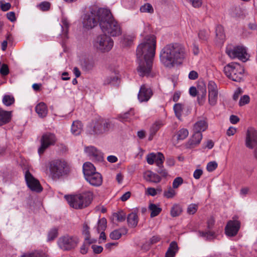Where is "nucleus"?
<instances>
[{"instance_id": "nucleus-1", "label": "nucleus", "mask_w": 257, "mask_h": 257, "mask_svg": "<svg viewBox=\"0 0 257 257\" xmlns=\"http://www.w3.org/2000/svg\"><path fill=\"white\" fill-rule=\"evenodd\" d=\"M156 45L155 36L150 35L146 37L137 47L136 55L139 64L137 71L141 77L149 76L151 73Z\"/></svg>"}, {"instance_id": "nucleus-2", "label": "nucleus", "mask_w": 257, "mask_h": 257, "mask_svg": "<svg viewBox=\"0 0 257 257\" xmlns=\"http://www.w3.org/2000/svg\"><path fill=\"white\" fill-rule=\"evenodd\" d=\"M186 55V49L181 44L171 43L165 46L160 54L161 62L167 67H172L174 64L180 63Z\"/></svg>"}, {"instance_id": "nucleus-3", "label": "nucleus", "mask_w": 257, "mask_h": 257, "mask_svg": "<svg viewBox=\"0 0 257 257\" xmlns=\"http://www.w3.org/2000/svg\"><path fill=\"white\" fill-rule=\"evenodd\" d=\"M99 15V26L104 34L111 37L119 36L122 32L119 24L114 19L110 10L100 8Z\"/></svg>"}, {"instance_id": "nucleus-4", "label": "nucleus", "mask_w": 257, "mask_h": 257, "mask_svg": "<svg viewBox=\"0 0 257 257\" xmlns=\"http://www.w3.org/2000/svg\"><path fill=\"white\" fill-rule=\"evenodd\" d=\"M69 205L75 209H79L89 206L93 199V193L90 191H85L74 195L65 196Z\"/></svg>"}, {"instance_id": "nucleus-5", "label": "nucleus", "mask_w": 257, "mask_h": 257, "mask_svg": "<svg viewBox=\"0 0 257 257\" xmlns=\"http://www.w3.org/2000/svg\"><path fill=\"white\" fill-rule=\"evenodd\" d=\"M50 176L53 180L67 176L70 172L68 164L64 160H54L49 162Z\"/></svg>"}, {"instance_id": "nucleus-6", "label": "nucleus", "mask_w": 257, "mask_h": 257, "mask_svg": "<svg viewBox=\"0 0 257 257\" xmlns=\"http://www.w3.org/2000/svg\"><path fill=\"white\" fill-rule=\"evenodd\" d=\"M113 41L106 34H100L93 40L94 49L98 52L106 53L110 51L113 46Z\"/></svg>"}, {"instance_id": "nucleus-7", "label": "nucleus", "mask_w": 257, "mask_h": 257, "mask_svg": "<svg viewBox=\"0 0 257 257\" xmlns=\"http://www.w3.org/2000/svg\"><path fill=\"white\" fill-rule=\"evenodd\" d=\"M225 75L236 82H240L244 76V68L237 63H230L224 67Z\"/></svg>"}, {"instance_id": "nucleus-8", "label": "nucleus", "mask_w": 257, "mask_h": 257, "mask_svg": "<svg viewBox=\"0 0 257 257\" xmlns=\"http://www.w3.org/2000/svg\"><path fill=\"white\" fill-rule=\"evenodd\" d=\"M79 242V238L76 236L65 235L59 238L57 244L63 250H69L75 248Z\"/></svg>"}, {"instance_id": "nucleus-9", "label": "nucleus", "mask_w": 257, "mask_h": 257, "mask_svg": "<svg viewBox=\"0 0 257 257\" xmlns=\"http://www.w3.org/2000/svg\"><path fill=\"white\" fill-rule=\"evenodd\" d=\"M226 53L231 59L238 58L243 62H245L248 59V56L246 50L242 46L227 47L226 49Z\"/></svg>"}, {"instance_id": "nucleus-10", "label": "nucleus", "mask_w": 257, "mask_h": 257, "mask_svg": "<svg viewBox=\"0 0 257 257\" xmlns=\"http://www.w3.org/2000/svg\"><path fill=\"white\" fill-rule=\"evenodd\" d=\"M100 8L93 9L89 13L86 14L83 17V27L86 29H92L99 23V15L98 11Z\"/></svg>"}, {"instance_id": "nucleus-11", "label": "nucleus", "mask_w": 257, "mask_h": 257, "mask_svg": "<svg viewBox=\"0 0 257 257\" xmlns=\"http://www.w3.org/2000/svg\"><path fill=\"white\" fill-rule=\"evenodd\" d=\"M246 147L249 149L255 148L254 156L257 159V131L247 130L245 138Z\"/></svg>"}, {"instance_id": "nucleus-12", "label": "nucleus", "mask_w": 257, "mask_h": 257, "mask_svg": "<svg viewBox=\"0 0 257 257\" xmlns=\"http://www.w3.org/2000/svg\"><path fill=\"white\" fill-rule=\"evenodd\" d=\"M25 178L28 187L32 190L37 192H40L42 191L39 181L35 178L27 170L25 173Z\"/></svg>"}, {"instance_id": "nucleus-13", "label": "nucleus", "mask_w": 257, "mask_h": 257, "mask_svg": "<svg viewBox=\"0 0 257 257\" xmlns=\"http://www.w3.org/2000/svg\"><path fill=\"white\" fill-rule=\"evenodd\" d=\"M56 142V138L54 134L46 133L43 135L41 140V146L38 149L40 155L43 154L45 150L51 145H53Z\"/></svg>"}, {"instance_id": "nucleus-14", "label": "nucleus", "mask_w": 257, "mask_h": 257, "mask_svg": "<svg viewBox=\"0 0 257 257\" xmlns=\"http://www.w3.org/2000/svg\"><path fill=\"white\" fill-rule=\"evenodd\" d=\"M153 95L152 89L145 84L142 85L140 89L138 98L140 102H147Z\"/></svg>"}, {"instance_id": "nucleus-15", "label": "nucleus", "mask_w": 257, "mask_h": 257, "mask_svg": "<svg viewBox=\"0 0 257 257\" xmlns=\"http://www.w3.org/2000/svg\"><path fill=\"white\" fill-rule=\"evenodd\" d=\"M84 151L93 160L97 162L103 161V154L94 147L92 146L86 147Z\"/></svg>"}, {"instance_id": "nucleus-16", "label": "nucleus", "mask_w": 257, "mask_h": 257, "mask_svg": "<svg viewBox=\"0 0 257 257\" xmlns=\"http://www.w3.org/2000/svg\"><path fill=\"white\" fill-rule=\"evenodd\" d=\"M240 228V223L237 220L229 221L225 228V232L228 236H234L237 233Z\"/></svg>"}, {"instance_id": "nucleus-17", "label": "nucleus", "mask_w": 257, "mask_h": 257, "mask_svg": "<svg viewBox=\"0 0 257 257\" xmlns=\"http://www.w3.org/2000/svg\"><path fill=\"white\" fill-rule=\"evenodd\" d=\"M202 138V135L201 131H197L195 132L185 144L186 148L188 149L195 148L200 144Z\"/></svg>"}, {"instance_id": "nucleus-18", "label": "nucleus", "mask_w": 257, "mask_h": 257, "mask_svg": "<svg viewBox=\"0 0 257 257\" xmlns=\"http://www.w3.org/2000/svg\"><path fill=\"white\" fill-rule=\"evenodd\" d=\"M85 179L91 185L95 187L100 186L102 183V176L98 172L91 174Z\"/></svg>"}, {"instance_id": "nucleus-19", "label": "nucleus", "mask_w": 257, "mask_h": 257, "mask_svg": "<svg viewBox=\"0 0 257 257\" xmlns=\"http://www.w3.org/2000/svg\"><path fill=\"white\" fill-rule=\"evenodd\" d=\"M144 179L148 182L153 183H159L161 180V178L157 174L151 171H147L144 173Z\"/></svg>"}, {"instance_id": "nucleus-20", "label": "nucleus", "mask_w": 257, "mask_h": 257, "mask_svg": "<svg viewBox=\"0 0 257 257\" xmlns=\"http://www.w3.org/2000/svg\"><path fill=\"white\" fill-rule=\"evenodd\" d=\"M11 117L12 111H6L0 108V126L9 122Z\"/></svg>"}, {"instance_id": "nucleus-21", "label": "nucleus", "mask_w": 257, "mask_h": 257, "mask_svg": "<svg viewBox=\"0 0 257 257\" xmlns=\"http://www.w3.org/2000/svg\"><path fill=\"white\" fill-rule=\"evenodd\" d=\"M35 111L40 117H46L48 113L46 104L44 102L38 103L35 107Z\"/></svg>"}, {"instance_id": "nucleus-22", "label": "nucleus", "mask_w": 257, "mask_h": 257, "mask_svg": "<svg viewBox=\"0 0 257 257\" xmlns=\"http://www.w3.org/2000/svg\"><path fill=\"white\" fill-rule=\"evenodd\" d=\"M178 249L177 242L176 241L171 242L165 253V257H175L178 251Z\"/></svg>"}, {"instance_id": "nucleus-23", "label": "nucleus", "mask_w": 257, "mask_h": 257, "mask_svg": "<svg viewBox=\"0 0 257 257\" xmlns=\"http://www.w3.org/2000/svg\"><path fill=\"white\" fill-rule=\"evenodd\" d=\"M83 172L85 178L96 172L95 167L92 163L86 162L83 165Z\"/></svg>"}, {"instance_id": "nucleus-24", "label": "nucleus", "mask_w": 257, "mask_h": 257, "mask_svg": "<svg viewBox=\"0 0 257 257\" xmlns=\"http://www.w3.org/2000/svg\"><path fill=\"white\" fill-rule=\"evenodd\" d=\"M127 233V229L126 228H120L113 230L110 233L109 236L112 239L117 240L119 239L122 235H125Z\"/></svg>"}, {"instance_id": "nucleus-25", "label": "nucleus", "mask_w": 257, "mask_h": 257, "mask_svg": "<svg viewBox=\"0 0 257 257\" xmlns=\"http://www.w3.org/2000/svg\"><path fill=\"white\" fill-rule=\"evenodd\" d=\"M127 221L130 227H136L139 221V218L137 214L135 212L130 213L127 217Z\"/></svg>"}, {"instance_id": "nucleus-26", "label": "nucleus", "mask_w": 257, "mask_h": 257, "mask_svg": "<svg viewBox=\"0 0 257 257\" xmlns=\"http://www.w3.org/2000/svg\"><path fill=\"white\" fill-rule=\"evenodd\" d=\"M188 135V130H178L175 133L173 139L177 141H182L186 139Z\"/></svg>"}, {"instance_id": "nucleus-27", "label": "nucleus", "mask_w": 257, "mask_h": 257, "mask_svg": "<svg viewBox=\"0 0 257 257\" xmlns=\"http://www.w3.org/2000/svg\"><path fill=\"white\" fill-rule=\"evenodd\" d=\"M151 211V217L153 218L158 215L162 211V208L160 207L159 205L154 203H150L148 207Z\"/></svg>"}, {"instance_id": "nucleus-28", "label": "nucleus", "mask_w": 257, "mask_h": 257, "mask_svg": "<svg viewBox=\"0 0 257 257\" xmlns=\"http://www.w3.org/2000/svg\"><path fill=\"white\" fill-rule=\"evenodd\" d=\"M198 100L200 104L202 105L204 102L206 95V87L204 85L198 88Z\"/></svg>"}, {"instance_id": "nucleus-29", "label": "nucleus", "mask_w": 257, "mask_h": 257, "mask_svg": "<svg viewBox=\"0 0 257 257\" xmlns=\"http://www.w3.org/2000/svg\"><path fill=\"white\" fill-rule=\"evenodd\" d=\"M21 257H47V255L42 250H36L31 252L24 253Z\"/></svg>"}, {"instance_id": "nucleus-30", "label": "nucleus", "mask_w": 257, "mask_h": 257, "mask_svg": "<svg viewBox=\"0 0 257 257\" xmlns=\"http://www.w3.org/2000/svg\"><path fill=\"white\" fill-rule=\"evenodd\" d=\"M61 23V28L62 30V37L64 38H67V34L69 27V22L67 19H62Z\"/></svg>"}, {"instance_id": "nucleus-31", "label": "nucleus", "mask_w": 257, "mask_h": 257, "mask_svg": "<svg viewBox=\"0 0 257 257\" xmlns=\"http://www.w3.org/2000/svg\"><path fill=\"white\" fill-rule=\"evenodd\" d=\"M110 127H111V124L108 121L99 118L97 122V124L93 126V128H98L99 127L106 128Z\"/></svg>"}, {"instance_id": "nucleus-32", "label": "nucleus", "mask_w": 257, "mask_h": 257, "mask_svg": "<svg viewBox=\"0 0 257 257\" xmlns=\"http://www.w3.org/2000/svg\"><path fill=\"white\" fill-rule=\"evenodd\" d=\"M15 101L14 97L12 95L10 94L5 95L2 99L3 104L7 106L12 105L14 103Z\"/></svg>"}, {"instance_id": "nucleus-33", "label": "nucleus", "mask_w": 257, "mask_h": 257, "mask_svg": "<svg viewBox=\"0 0 257 257\" xmlns=\"http://www.w3.org/2000/svg\"><path fill=\"white\" fill-rule=\"evenodd\" d=\"M118 80V77L113 74L112 75L106 77L103 81V84L104 85H115L117 84Z\"/></svg>"}, {"instance_id": "nucleus-34", "label": "nucleus", "mask_w": 257, "mask_h": 257, "mask_svg": "<svg viewBox=\"0 0 257 257\" xmlns=\"http://www.w3.org/2000/svg\"><path fill=\"white\" fill-rule=\"evenodd\" d=\"M182 212L181 207L178 204H174L171 208L170 214L173 217L179 216Z\"/></svg>"}, {"instance_id": "nucleus-35", "label": "nucleus", "mask_w": 257, "mask_h": 257, "mask_svg": "<svg viewBox=\"0 0 257 257\" xmlns=\"http://www.w3.org/2000/svg\"><path fill=\"white\" fill-rule=\"evenodd\" d=\"M107 221L105 218H102L98 220L97 222V230L98 233L101 231L105 230L106 228Z\"/></svg>"}, {"instance_id": "nucleus-36", "label": "nucleus", "mask_w": 257, "mask_h": 257, "mask_svg": "<svg viewBox=\"0 0 257 257\" xmlns=\"http://www.w3.org/2000/svg\"><path fill=\"white\" fill-rule=\"evenodd\" d=\"M140 11L142 13L153 14L154 12V8L149 3H146L140 7Z\"/></svg>"}, {"instance_id": "nucleus-37", "label": "nucleus", "mask_w": 257, "mask_h": 257, "mask_svg": "<svg viewBox=\"0 0 257 257\" xmlns=\"http://www.w3.org/2000/svg\"><path fill=\"white\" fill-rule=\"evenodd\" d=\"M218 92L208 93V102L210 105L214 106L216 104Z\"/></svg>"}, {"instance_id": "nucleus-38", "label": "nucleus", "mask_w": 257, "mask_h": 257, "mask_svg": "<svg viewBox=\"0 0 257 257\" xmlns=\"http://www.w3.org/2000/svg\"><path fill=\"white\" fill-rule=\"evenodd\" d=\"M155 160V163H156L157 167H161L163 165V163L165 160V157L162 153L158 152L156 153V157Z\"/></svg>"}, {"instance_id": "nucleus-39", "label": "nucleus", "mask_w": 257, "mask_h": 257, "mask_svg": "<svg viewBox=\"0 0 257 257\" xmlns=\"http://www.w3.org/2000/svg\"><path fill=\"white\" fill-rule=\"evenodd\" d=\"M174 112L175 113V114L176 116L179 118L180 119L181 115H182V111L183 109V105L181 103H176L173 107Z\"/></svg>"}, {"instance_id": "nucleus-40", "label": "nucleus", "mask_w": 257, "mask_h": 257, "mask_svg": "<svg viewBox=\"0 0 257 257\" xmlns=\"http://www.w3.org/2000/svg\"><path fill=\"white\" fill-rule=\"evenodd\" d=\"M216 36L220 40H223L225 38L224 30L222 26L218 25L216 27Z\"/></svg>"}, {"instance_id": "nucleus-41", "label": "nucleus", "mask_w": 257, "mask_h": 257, "mask_svg": "<svg viewBox=\"0 0 257 257\" xmlns=\"http://www.w3.org/2000/svg\"><path fill=\"white\" fill-rule=\"evenodd\" d=\"M58 236V229L56 228H52L48 234V241L53 240Z\"/></svg>"}, {"instance_id": "nucleus-42", "label": "nucleus", "mask_w": 257, "mask_h": 257, "mask_svg": "<svg viewBox=\"0 0 257 257\" xmlns=\"http://www.w3.org/2000/svg\"><path fill=\"white\" fill-rule=\"evenodd\" d=\"M82 66L86 70H92L95 66L94 62L93 60H85Z\"/></svg>"}, {"instance_id": "nucleus-43", "label": "nucleus", "mask_w": 257, "mask_h": 257, "mask_svg": "<svg viewBox=\"0 0 257 257\" xmlns=\"http://www.w3.org/2000/svg\"><path fill=\"white\" fill-rule=\"evenodd\" d=\"M200 235L206 238L207 239H213L215 236V233L213 231L208 230L207 231H199Z\"/></svg>"}, {"instance_id": "nucleus-44", "label": "nucleus", "mask_w": 257, "mask_h": 257, "mask_svg": "<svg viewBox=\"0 0 257 257\" xmlns=\"http://www.w3.org/2000/svg\"><path fill=\"white\" fill-rule=\"evenodd\" d=\"M93 242V240H85V242L80 247V252L82 254H86L87 252L89 245Z\"/></svg>"}, {"instance_id": "nucleus-45", "label": "nucleus", "mask_w": 257, "mask_h": 257, "mask_svg": "<svg viewBox=\"0 0 257 257\" xmlns=\"http://www.w3.org/2000/svg\"><path fill=\"white\" fill-rule=\"evenodd\" d=\"M133 41V38L130 36H124L121 40L123 46H128L131 45Z\"/></svg>"}, {"instance_id": "nucleus-46", "label": "nucleus", "mask_w": 257, "mask_h": 257, "mask_svg": "<svg viewBox=\"0 0 257 257\" xmlns=\"http://www.w3.org/2000/svg\"><path fill=\"white\" fill-rule=\"evenodd\" d=\"M176 194V191L174 190V188L170 187L167 190L164 191V196L167 198H172L175 196Z\"/></svg>"}, {"instance_id": "nucleus-47", "label": "nucleus", "mask_w": 257, "mask_h": 257, "mask_svg": "<svg viewBox=\"0 0 257 257\" xmlns=\"http://www.w3.org/2000/svg\"><path fill=\"white\" fill-rule=\"evenodd\" d=\"M208 93L218 92L216 84L213 81H209L208 84Z\"/></svg>"}, {"instance_id": "nucleus-48", "label": "nucleus", "mask_w": 257, "mask_h": 257, "mask_svg": "<svg viewBox=\"0 0 257 257\" xmlns=\"http://www.w3.org/2000/svg\"><path fill=\"white\" fill-rule=\"evenodd\" d=\"M82 233L85 235V240H91L90 238L89 227L86 223H84L83 225Z\"/></svg>"}, {"instance_id": "nucleus-49", "label": "nucleus", "mask_w": 257, "mask_h": 257, "mask_svg": "<svg viewBox=\"0 0 257 257\" xmlns=\"http://www.w3.org/2000/svg\"><path fill=\"white\" fill-rule=\"evenodd\" d=\"M208 123L205 120H200L197 121L194 124L195 128H207Z\"/></svg>"}, {"instance_id": "nucleus-50", "label": "nucleus", "mask_w": 257, "mask_h": 257, "mask_svg": "<svg viewBox=\"0 0 257 257\" xmlns=\"http://www.w3.org/2000/svg\"><path fill=\"white\" fill-rule=\"evenodd\" d=\"M183 183V179L181 177H176L173 182L172 187L174 189L178 188Z\"/></svg>"}, {"instance_id": "nucleus-51", "label": "nucleus", "mask_w": 257, "mask_h": 257, "mask_svg": "<svg viewBox=\"0 0 257 257\" xmlns=\"http://www.w3.org/2000/svg\"><path fill=\"white\" fill-rule=\"evenodd\" d=\"M37 7L42 11H46L50 9V4L48 2H43L38 5Z\"/></svg>"}, {"instance_id": "nucleus-52", "label": "nucleus", "mask_w": 257, "mask_h": 257, "mask_svg": "<svg viewBox=\"0 0 257 257\" xmlns=\"http://www.w3.org/2000/svg\"><path fill=\"white\" fill-rule=\"evenodd\" d=\"M209 37V33L204 30H200L198 33L199 38L202 41H206Z\"/></svg>"}, {"instance_id": "nucleus-53", "label": "nucleus", "mask_w": 257, "mask_h": 257, "mask_svg": "<svg viewBox=\"0 0 257 257\" xmlns=\"http://www.w3.org/2000/svg\"><path fill=\"white\" fill-rule=\"evenodd\" d=\"M198 209V205L196 204H191L187 208V213L189 214H195Z\"/></svg>"}, {"instance_id": "nucleus-54", "label": "nucleus", "mask_w": 257, "mask_h": 257, "mask_svg": "<svg viewBox=\"0 0 257 257\" xmlns=\"http://www.w3.org/2000/svg\"><path fill=\"white\" fill-rule=\"evenodd\" d=\"M94 137H97L103 134V130H88V132L87 133Z\"/></svg>"}, {"instance_id": "nucleus-55", "label": "nucleus", "mask_w": 257, "mask_h": 257, "mask_svg": "<svg viewBox=\"0 0 257 257\" xmlns=\"http://www.w3.org/2000/svg\"><path fill=\"white\" fill-rule=\"evenodd\" d=\"M113 215L119 222H122L125 219V213L122 211L115 213Z\"/></svg>"}, {"instance_id": "nucleus-56", "label": "nucleus", "mask_w": 257, "mask_h": 257, "mask_svg": "<svg viewBox=\"0 0 257 257\" xmlns=\"http://www.w3.org/2000/svg\"><path fill=\"white\" fill-rule=\"evenodd\" d=\"M156 153H152L146 157L147 162L149 165H153L155 163Z\"/></svg>"}, {"instance_id": "nucleus-57", "label": "nucleus", "mask_w": 257, "mask_h": 257, "mask_svg": "<svg viewBox=\"0 0 257 257\" xmlns=\"http://www.w3.org/2000/svg\"><path fill=\"white\" fill-rule=\"evenodd\" d=\"M250 98L248 95H244L241 97L239 101V106L244 105L249 102Z\"/></svg>"}, {"instance_id": "nucleus-58", "label": "nucleus", "mask_w": 257, "mask_h": 257, "mask_svg": "<svg viewBox=\"0 0 257 257\" xmlns=\"http://www.w3.org/2000/svg\"><path fill=\"white\" fill-rule=\"evenodd\" d=\"M217 167V164L215 161L209 162L206 167L207 170L209 172H212Z\"/></svg>"}, {"instance_id": "nucleus-59", "label": "nucleus", "mask_w": 257, "mask_h": 257, "mask_svg": "<svg viewBox=\"0 0 257 257\" xmlns=\"http://www.w3.org/2000/svg\"><path fill=\"white\" fill-rule=\"evenodd\" d=\"M157 172L164 177H166L168 174L167 171L164 168L163 165L161 167H158Z\"/></svg>"}, {"instance_id": "nucleus-60", "label": "nucleus", "mask_w": 257, "mask_h": 257, "mask_svg": "<svg viewBox=\"0 0 257 257\" xmlns=\"http://www.w3.org/2000/svg\"><path fill=\"white\" fill-rule=\"evenodd\" d=\"M91 248L92 249L93 252L95 254H99L103 250L102 246L95 244L92 245Z\"/></svg>"}, {"instance_id": "nucleus-61", "label": "nucleus", "mask_w": 257, "mask_h": 257, "mask_svg": "<svg viewBox=\"0 0 257 257\" xmlns=\"http://www.w3.org/2000/svg\"><path fill=\"white\" fill-rule=\"evenodd\" d=\"M194 8H199L202 5V0H187Z\"/></svg>"}, {"instance_id": "nucleus-62", "label": "nucleus", "mask_w": 257, "mask_h": 257, "mask_svg": "<svg viewBox=\"0 0 257 257\" xmlns=\"http://www.w3.org/2000/svg\"><path fill=\"white\" fill-rule=\"evenodd\" d=\"M9 72V68L6 64H3L0 69V73L3 75H7Z\"/></svg>"}, {"instance_id": "nucleus-63", "label": "nucleus", "mask_w": 257, "mask_h": 257, "mask_svg": "<svg viewBox=\"0 0 257 257\" xmlns=\"http://www.w3.org/2000/svg\"><path fill=\"white\" fill-rule=\"evenodd\" d=\"M146 193L150 196H155L157 194V190L155 188L152 187H149L147 188Z\"/></svg>"}, {"instance_id": "nucleus-64", "label": "nucleus", "mask_w": 257, "mask_h": 257, "mask_svg": "<svg viewBox=\"0 0 257 257\" xmlns=\"http://www.w3.org/2000/svg\"><path fill=\"white\" fill-rule=\"evenodd\" d=\"M198 77V73L194 70L190 72L188 75V77L191 80H195Z\"/></svg>"}]
</instances>
